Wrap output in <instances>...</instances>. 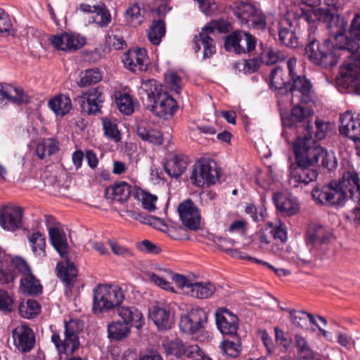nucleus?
Returning a JSON list of instances; mask_svg holds the SVG:
<instances>
[{
	"label": "nucleus",
	"instance_id": "nucleus-1",
	"mask_svg": "<svg viewBox=\"0 0 360 360\" xmlns=\"http://www.w3.org/2000/svg\"><path fill=\"white\" fill-rule=\"evenodd\" d=\"M296 63L295 58H290L287 61L288 77L285 76L282 68H274L269 75L271 85L275 90H278L280 94H290L292 101L297 98L301 103H308L313 101L312 86L305 76L297 74Z\"/></svg>",
	"mask_w": 360,
	"mask_h": 360
},
{
	"label": "nucleus",
	"instance_id": "nucleus-2",
	"mask_svg": "<svg viewBox=\"0 0 360 360\" xmlns=\"http://www.w3.org/2000/svg\"><path fill=\"white\" fill-rule=\"evenodd\" d=\"M349 194V198L360 202V179L354 171L343 173L338 181H332L327 185L316 186L311 196L317 203L333 206L342 205Z\"/></svg>",
	"mask_w": 360,
	"mask_h": 360
},
{
	"label": "nucleus",
	"instance_id": "nucleus-3",
	"mask_svg": "<svg viewBox=\"0 0 360 360\" xmlns=\"http://www.w3.org/2000/svg\"><path fill=\"white\" fill-rule=\"evenodd\" d=\"M307 19L308 25L315 23L316 21L326 24L331 37L334 38L333 43L338 48L344 50L349 46L350 49L356 46V41L345 36L348 27L347 21L338 14L330 13L328 9L319 8L316 9H307Z\"/></svg>",
	"mask_w": 360,
	"mask_h": 360
},
{
	"label": "nucleus",
	"instance_id": "nucleus-4",
	"mask_svg": "<svg viewBox=\"0 0 360 360\" xmlns=\"http://www.w3.org/2000/svg\"><path fill=\"white\" fill-rule=\"evenodd\" d=\"M307 15V9L305 10L299 4H295L288 10L279 22L278 37L283 45L290 48H297L301 45V28L305 24L308 25Z\"/></svg>",
	"mask_w": 360,
	"mask_h": 360
},
{
	"label": "nucleus",
	"instance_id": "nucleus-5",
	"mask_svg": "<svg viewBox=\"0 0 360 360\" xmlns=\"http://www.w3.org/2000/svg\"><path fill=\"white\" fill-rule=\"evenodd\" d=\"M293 152L296 162L290 165L288 183L292 188L302 187L314 181L318 172L313 167L314 165L304 148L303 143H301V138L297 137L294 142Z\"/></svg>",
	"mask_w": 360,
	"mask_h": 360
},
{
	"label": "nucleus",
	"instance_id": "nucleus-6",
	"mask_svg": "<svg viewBox=\"0 0 360 360\" xmlns=\"http://www.w3.org/2000/svg\"><path fill=\"white\" fill-rule=\"evenodd\" d=\"M342 52L330 39L320 44L315 39H312L305 48V54L309 60L323 68H330L336 65L340 58L343 57Z\"/></svg>",
	"mask_w": 360,
	"mask_h": 360
},
{
	"label": "nucleus",
	"instance_id": "nucleus-7",
	"mask_svg": "<svg viewBox=\"0 0 360 360\" xmlns=\"http://www.w3.org/2000/svg\"><path fill=\"white\" fill-rule=\"evenodd\" d=\"M122 289L115 285L99 284L94 290L93 311L100 314L116 309L124 300Z\"/></svg>",
	"mask_w": 360,
	"mask_h": 360
},
{
	"label": "nucleus",
	"instance_id": "nucleus-8",
	"mask_svg": "<svg viewBox=\"0 0 360 360\" xmlns=\"http://www.w3.org/2000/svg\"><path fill=\"white\" fill-rule=\"evenodd\" d=\"M83 330V323L78 319L65 321L63 338L59 332L54 331L51 335V342L54 344L59 354H72L79 347V334Z\"/></svg>",
	"mask_w": 360,
	"mask_h": 360
},
{
	"label": "nucleus",
	"instance_id": "nucleus-9",
	"mask_svg": "<svg viewBox=\"0 0 360 360\" xmlns=\"http://www.w3.org/2000/svg\"><path fill=\"white\" fill-rule=\"evenodd\" d=\"M234 15L242 25L264 30L266 27V18L262 10L247 2H234L231 6Z\"/></svg>",
	"mask_w": 360,
	"mask_h": 360
},
{
	"label": "nucleus",
	"instance_id": "nucleus-10",
	"mask_svg": "<svg viewBox=\"0 0 360 360\" xmlns=\"http://www.w3.org/2000/svg\"><path fill=\"white\" fill-rule=\"evenodd\" d=\"M297 138H301V143H303L304 148L306 149L314 165L317 164L328 170H333L337 167L338 162L334 154L328 153L326 149L318 145L311 135Z\"/></svg>",
	"mask_w": 360,
	"mask_h": 360
},
{
	"label": "nucleus",
	"instance_id": "nucleus-11",
	"mask_svg": "<svg viewBox=\"0 0 360 360\" xmlns=\"http://www.w3.org/2000/svg\"><path fill=\"white\" fill-rule=\"evenodd\" d=\"M190 178L197 187L208 186L218 181L219 170L214 161L202 160L194 165Z\"/></svg>",
	"mask_w": 360,
	"mask_h": 360
},
{
	"label": "nucleus",
	"instance_id": "nucleus-12",
	"mask_svg": "<svg viewBox=\"0 0 360 360\" xmlns=\"http://www.w3.org/2000/svg\"><path fill=\"white\" fill-rule=\"evenodd\" d=\"M167 354L176 357H187L195 360H212L198 345H186L181 340L176 339L163 345Z\"/></svg>",
	"mask_w": 360,
	"mask_h": 360
},
{
	"label": "nucleus",
	"instance_id": "nucleus-13",
	"mask_svg": "<svg viewBox=\"0 0 360 360\" xmlns=\"http://www.w3.org/2000/svg\"><path fill=\"white\" fill-rule=\"evenodd\" d=\"M356 46L350 49L349 46L342 52L343 57L347 58L340 68V75L343 81L352 82L356 75H360V46L356 42Z\"/></svg>",
	"mask_w": 360,
	"mask_h": 360
},
{
	"label": "nucleus",
	"instance_id": "nucleus-14",
	"mask_svg": "<svg viewBox=\"0 0 360 360\" xmlns=\"http://www.w3.org/2000/svg\"><path fill=\"white\" fill-rule=\"evenodd\" d=\"M333 238V236L329 230L321 225H314L307 231L306 243L308 247H311L320 253H324L327 258L329 255L326 251L329 250Z\"/></svg>",
	"mask_w": 360,
	"mask_h": 360
},
{
	"label": "nucleus",
	"instance_id": "nucleus-15",
	"mask_svg": "<svg viewBox=\"0 0 360 360\" xmlns=\"http://www.w3.org/2000/svg\"><path fill=\"white\" fill-rule=\"evenodd\" d=\"M207 320V314L203 309L194 308L188 314L181 317L179 328L185 333L194 335L202 333Z\"/></svg>",
	"mask_w": 360,
	"mask_h": 360
},
{
	"label": "nucleus",
	"instance_id": "nucleus-16",
	"mask_svg": "<svg viewBox=\"0 0 360 360\" xmlns=\"http://www.w3.org/2000/svg\"><path fill=\"white\" fill-rule=\"evenodd\" d=\"M312 111L311 109L300 105H295L291 110V115L289 117L283 119V124L285 127L289 128L296 127L299 131L304 132V135L299 136L304 137L305 136H312L314 133L312 127L310 126L309 122H304L311 114Z\"/></svg>",
	"mask_w": 360,
	"mask_h": 360
},
{
	"label": "nucleus",
	"instance_id": "nucleus-17",
	"mask_svg": "<svg viewBox=\"0 0 360 360\" xmlns=\"http://www.w3.org/2000/svg\"><path fill=\"white\" fill-rule=\"evenodd\" d=\"M47 39L56 49L63 51H75L86 43L84 38L68 32L49 35Z\"/></svg>",
	"mask_w": 360,
	"mask_h": 360
},
{
	"label": "nucleus",
	"instance_id": "nucleus-18",
	"mask_svg": "<svg viewBox=\"0 0 360 360\" xmlns=\"http://www.w3.org/2000/svg\"><path fill=\"white\" fill-rule=\"evenodd\" d=\"M178 212L183 224L191 230H197L200 224V214L198 208L191 199L181 202Z\"/></svg>",
	"mask_w": 360,
	"mask_h": 360
},
{
	"label": "nucleus",
	"instance_id": "nucleus-19",
	"mask_svg": "<svg viewBox=\"0 0 360 360\" xmlns=\"http://www.w3.org/2000/svg\"><path fill=\"white\" fill-rule=\"evenodd\" d=\"M217 328L223 335L235 337L238 329V316L227 309L221 308L215 313Z\"/></svg>",
	"mask_w": 360,
	"mask_h": 360
},
{
	"label": "nucleus",
	"instance_id": "nucleus-20",
	"mask_svg": "<svg viewBox=\"0 0 360 360\" xmlns=\"http://www.w3.org/2000/svg\"><path fill=\"white\" fill-rule=\"evenodd\" d=\"M15 348L22 353L30 352L35 344V335L33 330L25 324L15 327L12 332Z\"/></svg>",
	"mask_w": 360,
	"mask_h": 360
},
{
	"label": "nucleus",
	"instance_id": "nucleus-21",
	"mask_svg": "<svg viewBox=\"0 0 360 360\" xmlns=\"http://www.w3.org/2000/svg\"><path fill=\"white\" fill-rule=\"evenodd\" d=\"M149 317L160 330H168L174 322V313L167 304H156L149 309Z\"/></svg>",
	"mask_w": 360,
	"mask_h": 360
},
{
	"label": "nucleus",
	"instance_id": "nucleus-22",
	"mask_svg": "<svg viewBox=\"0 0 360 360\" xmlns=\"http://www.w3.org/2000/svg\"><path fill=\"white\" fill-rule=\"evenodd\" d=\"M146 108L158 117L167 120L173 116L178 105L176 101L165 92L161 94L154 102H152L151 106H147Z\"/></svg>",
	"mask_w": 360,
	"mask_h": 360
},
{
	"label": "nucleus",
	"instance_id": "nucleus-23",
	"mask_svg": "<svg viewBox=\"0 0 360 360\" xmlns=\"http://www.w3.org/2000/svg\"><path fill=\"white\" fill-rule=\"evenodd\" d=\"M122 62L133 72L146 70L148 64L147 51L144 48L130 49L124 53Z\"/></svg>",
	"mask_w": 360,
	"mask_h": 360
},
{
	"label": "nucleus",
	"instance_id": "nucleus-24",
	"mask_svg": "<svg viewBox=\"0 0 360 360\" xmlns=\"http://www.w3.org/2000/svg\"><path fill=\"white\" fill-rule=\"evenodd\" d=\"M81 108L84 112L94 115L100 111L101 103L104 101L103 88L97 86L89 89L80 98Z\"/></svg>",
	"mask_w": 360,
	"mask_h": 360
},
{
	"label": "nucleus",
	"instance_id": "nucleus-25",
	"mask_svg": "<svg viewBox=\"0 0 360 360\" xmlns=\"http://www.w3.org/2000/svg\"><path fill=\"white\" fill-rule=\"evenodd\" d=\"M23 211L20 207H6L0 210V226L4 230L15 231L22 227Z\"/></svg>",
	"mask_w": 360,
	"mask_h": 360
},
{
	"label": "nucleus",
	"instance_id": "nucleus-26",
	"mask_svg": "<svg viewBox=\"0 0 360 360\" xmlns=\"http://www.w3.org/2000/svg\"><path fill=\"white\" fill-rule=\"evenodd\" d=\"M340 121L339 131L340 134L347 136L355 143L360 141V115L354 118L347 111L340 115Z\"/></svg>",
	"mask_w": 360,
	"mask_h": 360
},
{
	"label": "nucleus",
	"instance_id": "nucleus-27",
	"mask_svg": "<svg viewBox=\"0 0 360 360\" xmlns=\"http://www.w3.org/2000/svg\"><path fill=\"white\" fill-rule=\"evenodd\" d=\"M117 315L130 328H141L144 324L143 315L135 306L121 305L116 309Z\"/></svg>",
	"mask_w": 360,
	"mask_h": 360
},
{
	"label": "nucleus",
	"instance_id": "nucleus-28",
	"mask_svg": "<svg viewBox=\"0 0 360 360\" xmlns=\"http://www.w3.org/2000/svg\"><path fill=\"white\" fill-rule=\"evenodd\" d=\"M165 93V91H162V86L158 84V82L154 79H150L142 82L139 95L146 108L151 106L152 102H154L161 94Z\"/></svg>",
	"mask_w": 360,
	"mask_h": 360
},
{
	"label": "nucleus",
	"instance_id": "nucleus-29",
	"mask_svg": "<svg viewBox=\"0 0 360 360\" xmlns=\"http://www.w3.org/2000/svg\"><path fill=\"white\" fill-rule=\"evenodd\" d=\"M137 134L144 141L155 145L162 143L163 139L161 131L156 129L152 122L147 120H141L138 123Z\"/></svg>",
	"mask_w": 360,
	"mask_h": 360
},
{
	"label": "nucleus",
	"instance_id": "nucleus-30",
	"mask_svg": "<svg viewBox=\"0 0 360 360\" xmlns=\"http://www.w3.org/2000/svg\"><path fill=\"white\" fill-rule=\"evenodd\" d=\"M273 202L283 215L292 216L299 210V204L295 199L286 196L281 193H275L272 198Z\"/></svg>",
	"mask_w": 360,
	"mask_h": 360
},
{
	"label": "nucleus",
	"instance_id": "nucleus-31",
	"mask_svg": "<svg viewBox=\"0 0 360 360\" xmlns=\"http://www.w3.org/2000/svg\"><path fill=\"white\" fill-rule=\"evenodd\" d=\"M133 188L125 181L115 183L105 189V195L108 199L123 203L129 198Z\"/></svg>",
	"mask_w": 360,
	"mask_h": 360
},
{
	"label": "nucleus",
	"instance_id": "nucleus-32",
	"mask_svg": "<svg viewBox=\"0 0 360 360\" xmlns=\"http://www.w3.org/2000/svg\"><path fill=\"white\" fill-rule=\"evenodd\" d=\"M49 238L52 246L62 257L68 254V243L65 233L56 227L48 226Z\"/></svg>",
	"mask_w": 360,
	"mask_h": 360
},
{
	"label": "nucleus",
	"instance_id": "nucleus-33",
	"mask_svg": "<svg viewBox=\"0 0 360 360\" xmlns=\"http://www.w3.org/2000/svg\"><path fill=\"white\" fill-rule=\"evenodd\" d=\"M57 276L67 285H72L77 276V269L69 259L60 262L56 266Z\"/></svg>",
	"mask_w": 360,
	"mask_h": 360
},
{
	"label": "nucleus",
	"instance_id": "nucleus-34",
	"mask_svg": "<svg viewBox=\"0 0 360 360\" xmlns=\"http://www.w3.org/2000/svg\"><path fill=\"white\" fill-rule=\"evenodd\" d=\"M7 99L13 103H27L28 95L22 89L15 88L11 85L0 84V100Z\"/></svg>",
	"mask_w": 360,
	"mask_h": 360
},
{
	"label": "nucleus",
	"instance_id": "nucleus-35",
	"mask_svg": "<svg viewBox=\"0 0 360 360\" xmlns=\"http://www.w3.org/2000/svg\"><path fill=\"white\" fill-rule=\"evenodd\" d=\"M188 165V158L184 155H176L169 160L165 170L171 177L177 178L182 175Z\"/></svg>",
	"mask_w": 360,
	"mask_h": 360
},
{
	"label": "nucleus",
	"instance_id": "nucleus-36",
	"mask_svg": "<svg viewBox=\"0 0 360 360\" xmlns=\"http://www.w3.org/2000/svg\"><path fill=\"white\" fill-rule=\"evenodd\" d=\"M145 10L139 3L129 5L124 11V22L131 27H137L142 24L144 20Z\"/></svg>",
	"mask_w": 360,
	"mask_h": 360
},
{
	"label": "nucleus",
	"instance_id": "nucleus-37",
	"mask_svg": "<svg viewBox=\"0 0 360 360\" xmlns=\"http://www.w3.org/2000/svg\"><path fill=\"white\" fill-rule=\"evenodd\" d=\"M209 34L208 31L203 30L202 28L201 32L194 37L195 46L193 49L196 53L198 52L200 50L199 42L201 41L204 49L203 56L205 58L211 57L216 51L214 41Z\"/></svg>",
	"mask_w": 360,
	"mask_h": 360
},
{
	"label": "nucleus",
	"instance_id": "nucleus-38",
	"mask_svg": "<svg viewBox=\"0 0 360 360\" xmlns=\"http://www.w3.org/2000/svg\"><path fill=\"white\" fill-rule=\"evenodd\" d=\"M49 108L58 116H64L72 109L70 98L65 95H58L49 100Z\"/></svg>",
	"mask_w": 360,
	"mask_h": 360
},
{
	"label": "nucleus",
	"instance_id": "nucleus-39",
	"mask_svg": "<svg viewBox=\"0 0 360 360\" xmlns=\"http://www.w3.org/2000/svg\"><path fill=\"white\" fill-rule=\"evenodd\" d=\"M289 311L292 323L304 330H308L309 324L317 326V323L311 314L304 311L286 309Z\"/></svg>",
	"mask_w": 360,
	"mask_h": 360
},
{
	"label": "nucleus",
	"instance_id": "nucleus-40",
	"mask_svg": "<svg viewBox=\"0 0 360 360\" xmlns=\"http://www.w3.org/2000/svg\"><path fill=\"white\" fill-rule=\"evenodd\" d=\"M216 288L211 282H195L190 285L188 293L198 299L210 298L215 292Z\"/></svg>",
	"mask_w": 360,
	"mask_h": 360
},
{
	"label": "nucleus",
	"instance_id": "nucleus-41",
	"mask_svg": "<svg viewBox=\"0 0 360 360\" xmlns=\"http://www.w3.org/2000/svg\"><path fill=\"white\" fill-rule=\"evenodd\" d=\"M131 328L122 321H112L108 325V336L111 340L120 341L127 338Z\"/></svg>",
	"mask_w": 360,
	"mask_h": 360
},
{
	"label": "nucleus",
	"instance_id": "nucleus-42",
	"mask_svg": "<svg viewBox=\"0 0 360 360\" xmlns=\"http://www.w3.org/2000/svg\"><path fill=\"white\" fill-rule=\"evenodd\" d=\"M166 26L163 20H154L148 29L147 36L150 42L153 45H158L165 35Z\"/></svg>",
	"mask_w": 360,
	"mask_h": 360
},
{
	"label": "nucleus",
	"instance_id": "nucleus-43",
	"mask_svg": "<svg viewBox=\"0 0 360 360\" xmlns=\"http://www.w3.org/2000/svg\"><path fill=\"white\" fill-rule=\"evenodd\" d=\"M20 289L23 293L28 295H38L42 292L41 285L32 273L22 277Z\"/></svg>",
	"mask_w": 360,
	"mask_h": 360
},
{
	"label": "nucleus",
	"instance_id": "nucleus-44",
	"mask_svg": "<svg viewBox=\"0 0 360 360\" xmlns=\"http://www.w3.org/2000/svg\"><path fill=\"white\" fill-rule=\"evenodd\" d=\"M292 345L297 349V353L300 358L309 359L313 356V349L307 340L301 334H295L292 340Z\"/></svg>",
	"mask_w": 360,
	"mask_h": 360
},
{
	"label": "nucleus",
	"instance_id": "nucleus-45",
	"mask_svg": "<svg viewBox=\"0 0 360 360\" xmlns=\"http://www.w3.org/2000/svg\"><path fill=\"white\" fill-rule=\"evenodd\" d=\"M34 254L39 257H45L46 237L39 231L34 232L28 238Z\"/></svg>",
	"mask_w": 360,
	"mask_h": 360
},
{
	"label": "nucleus",
	"instance_id": "nucleus-46",
	"mask_svg": "<svg viewBox=\"0 0 360 360\" xmlns=\"http://www.w3.org/2000/svg\"><path fill=\"white\" fill-rule=\"evenodd\" d=\"M309 253L307 254L305 251H300L297 255L298 260L297 264L300 266L311 265L315 264L316 260L319 258L323 260L326 258L324 253H320L311 247H308Z\"/></svg>",
	"mask_w": 360,
	"mask_h": 360
},
{
	"label": "nucleus",
	"instance_id": "nucleus-47",
	"mask_svg": "<svg viewBox=\"0 0 360 360\" xmlns=\"http://www.w3.org/2000/svg\"><path fill=\"white\" fill-rule=\"evenodd\" d=\"M59 150L57 142L51 139H44L37 146L36 153L40 159L55 154Z\"/></svg>",
	"mask_w": 360,
	"mask_h": 360
},
{
	"label": "nucleus",
	"instance_id": "nucleus-48",
	"mask_svg": "<svg viewBox=\"0 0 360 360\" xmlns=\"http://www.w3.org/2000/svg\"><path fill=\"white\" fill-rule=\"evenodd\" d=\"M39 303L32 299H29L26 302H21L18 307L19 314L25 319H32L40 311Z\"/></svg>",
	"mask_w": 360,
	"mask_h": 360
},
{
	"label": "nucleus",
	"instance_id": "nucleus-49",
	"mask_svg": "<svg viewBox=\"0 0 360 360\" xmlns=\"http://www.w3.org/2000/svg\"><path fill=\"white\" fill-rule=\"evenodd\" d=\"M94 12L98 17H100L99 20H97L96 18L93 19V22L98 27H105L110 23L112 20L111 15L104 2L98 0V6L97 8L96 7Z\"/></svg>",
	"mask_w": 360,
	"mask_h": 360
},
{
	"label": "nucleus",
	"instance_id": "nucleus-50",
	"mask_svg": "<svg viewBox=\"0 0 360 360\" xmlns=\"http://www.w3.org/2000/svg\"><path fill=\"white\" fill-rule=\"evenodd\" d=\"M235 340H226L221 342L220 349L226 355L236 358L241 351V342L240 339L238 337H234Z\"/></svg>",
	"mask_w": 360,
	"mask_h": 360
},
{
	"label": "nucleus",
	"instance_id": "nucleus-51",
	"mask_svg": "<svg viewBox=\"0 0 360 360\" xmlns=\"http://www.w3.org/2000/svg\"><path fill=\"white\" fill-rule=\"evenodd\" d=\"M256 40L251 34L239 31L238 54L248 53L255 49Z\"/></svg>",
	"mask_w": 360,
	"mask_h": 360
},
{
	"label": "nucleus",
	"instance_id": "nucleus-52",
	"mask_svg": "<svg viewBox=\"0 0 360 360\" xmlns=\"http://www.w3.org/2000/svg\"><path fill=\"white\" fill-rule=\"evenodd\" d=\"M101 79V73L97 69H89L82 73L81 79L77 84L80 87H85L98 83Z\"/></svg>",
	"mask_w": 360,
	"mask_h": 360
},
{
	"label": "nucleus",
	"instance_id": "nucleus-53",
	"mask_svg": "<svg viewBox=\"0 0 360 360\" xmlns=\"http://www.w3.org/2000/svg\"><path fill=\"white\" fill-rule=\"evenodd\" d=\"M136 195L141 201L142 206L145 210L149 212H153L155 210V202L158 200L156 195L141 189L136 191Z\"/></svg>",
	"mask_w": 360,
	"mask_h": 360
},
{
	"label": "nucleus",
	"instance_id": "nucleus-54",
	"mask_svg": "<svg viewBox=\"0 0 360 360\" xmlns=\"http://www.w3.org/2000/svg\"><path fill=\"white\" fill-rule=\"evenodd\" d=\"M116 104L119 110L126 115H131L134 112L132 99L129 95L125 93L120 94L116 98Z\"/></svg>",
	"mask_w": 360,
	"mask_h": 360
},
{
	"label": "nucleus",
	"instance_id": "nucleus-55",
	"mask_svg": "<svg viewBox=\"0 0 360 360\" xmlns=\"http://www.w3.org/2000/svg\"><path fill=\"white\" fill-rule=\"evenodd\" d=\"M103 126L106 136L115 141H119L120 140L121 136L116 123L108 118H105L103 119Z\"/></svg>",
	"mask_w": 360,
	"mask_h": 360
},
{
	"label": "nucleus",
	"instance_id": "nucleus-56",
	"mask_svg": "<svg viewBox=\"0 0 360 360\" xmlns=\"http://www.w3.org/2000/svg\"><path fill=\"white\" fill-rule=\"evenodd\" d=\"M230 27L231 25L227 21L219 19L210 21L203 27V30H207L210 33L214 32V30L221 33H226L229 31Z\"/></svg>",
	"mask_w": 360,
	"mask_h": 360
},
{
	"label": "nucleus",
	"instance_id": "nucleus-57",
	"mask_svg": "<svg viewBox=\"0 0 360 360\" xmlns=\"http://www.w3.org/2000/svg\"><path fill=\"white\" fill-rule=\"evenodd\" d=\"M14 301L7 291L0 289V311L9 313L13 310Z\"/></svg>",
	"mask_w": 360,
	"mask_h": 360
},
{
	"label": "nucleus",
	"instance_id": "nucleus-58",
	"mask_svg": "<svg viewBox=\"0 0 360 360\" xmlns=\"http://www.w3.org/2000/svg\"><path fill=\"white\" fill-rule=\"evenodd\" d=\"M271 227L269 233L271 237L281 243H285L287 240V231L283 224L279 223L278 225L273 226L272 223L269 224Z\"/></svg>",
	"mask_w": 360,
	"mask_h": 360
},
{
	"label": "nucleus",
	"instance_id": "nucleus-59",
	"mask_svg": "<svg viewBox=\"0 0 360 360\" xmlns=\"http://www.w3.org/2000/svg\"><path fill=\"white\" fill-rule=\"evenodd\" d=\"M170 0H155L154 4L150 7V11L155 13L159 16L165 17L172 8L169 6Z\"/></svg>",
	"mask_w": 360,
	"mask_h": 360
},
{
	"label": "nucleus",
	"instance_id": "nucleus-60",
	"mask_svg": "<svg viewBox=\"0 0 360 360\" xmlns=\"http://www.w3.org/2000/svg\"><path fill=\"white\" fill-rule=\"evenodd\" d=\"M239 43V31L233 32L225 39L224 47L228 51H233L238 54Z\"/></svg>",
	"mask_w": 360,
	"mask_h": 360
},
{
	"label": "nucleus",
	"instance_id": "nucleus-61",
	"mask_svg": "<svg viewBox=\"0 0 360 360\" xmlns=\"http://www.w3.org/2000/svg\"><path fill=\"white\" fill-rule=\"evenodd\" d=\"M136 246L140 251L148 254L157 255L159 254L162 250L160 246L148 240H142L141 242L139 243Z\"/></svg>",
	"mask_w": 360,
	"mask_h": 360
},
{
	"label": "nucleus",
	"instance_id": "nucleus-62",
	"mask_svg": "<svg viewBox=\"0 0 360 360\" xmlns=\"http://www.w3.org/2000/svg\"><path fill=\"white\" fill-rule=\"evenodd\" d=\"M165 82L169 85V87L176 92H179L181 87V79L176 73L174 72H168L165 75Z\"/></svg>",
	"mask_w": 360,
	"mask_h": 360
},
{
	"label": "nucleus",
	"instance_id": "nucleus-63",
	"mask_svg": "<svg viewBox=\"0 0 360 360\" xmlns=\"http://www.w3.org/2000/svg\"><path fill=\"white\" fill-rule=\"evenodd\" d=\"M12 264L22 274V277L31 274V269L26 261L20 257H16L12 259Z\"/></svg>",
	"mask_w": 360,
	"mask_h": 360
},
{
	"label": "nucleus",
	"instance_id": "nucleus-64",
	"mask_svg": "<svg viewBox=\"0 0 360 360\" xmlns=\"http://www.w3.org/2000/svg\"><path fill=\"white\" fill-rule=\"evenodd\" d=\"M349 32L353 38L360 40V13L356 14L353 18L349 28Z\"/></svg>",
	"mask_w": 360,
	"mask_h": 360
}]
</instances>
